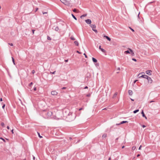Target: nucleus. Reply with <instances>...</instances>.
Returning a JSON list of instances; mask_svg holds the SVG:
<instances>
[{"mask_svg":"<svg viewBox=\"0 0 160 160\" xmlns=\"http://www.w3.org/2000/svg\"><path fill=\"white\" fill-rule=\"evenodd\" d=\"M60 1L66 5H67L69 6H70L71 7L72 6V5L70 6L71 3L70 2L67 0H60Z\"/></svg>","mask_w":160,"mask_h":160,"instance_id":"obj_1","label":"nucleus"},{"mask_svg":"<svg viewBox=\"0 0 160 160\" xmlns=\"http://www.w3.org/2000/svg\"><path fill=\"white\" fill-rule=\"evenodd\" d=\"M147 79L148 80V82L149 83H152V80L151 78L148 77V78H147Z\"/></svg>","mask_w":160,"mask_h":160,"instance_id":"obj_2","label":"nucleus"},{"mask_svg":"<svg viewBox=\"0 0 160 160\" xmlns=\"http://www.w3.org/2000/svg\"><path fill=\"white\" fill-rule=\"evenodd\" d=\"M85 22L88 24H90L91 23V20L90 19H88L87 20H85Z\"/></svg>","mask_w":160,"mask_h":160,"instance_id":"obj_3","label":"nucleus"},{"mask_svg":"<svg viewBox=\"0 0 160 160\" xmlns=\"http://www.w3.org/2000/svg\"><path fill=\"white\" fill-rule=\"evenodd\" d=\"M52 29L56 31H58L59 30V28L58 27H55V26H54L53 27Z\"/></svg>","mask_w":160,"mask_h":160,"instance_id":"obj_4","label":"nucleus"},{"mask_svg":"<svg viewBox=\"0 0 160 160\" xmlns=\"http://www.w3.org/2000/svg\"><path fill=\"white\" fill-rule=\"evenodd\" d=\"M152 72V71L151 70H147V71H146V73L149 75H151L152 74H151V72Z\"/></svg>","mask_w":160,"mask_h":160,"instance_id":"obj_5","label":"nucleus"},{"mask_svg":"<svg viewBox=\"0 0 160 160\" xmlns=\"http://www.w3.org/2000/svg\"><path fill=\"white\" fill-rule=\"evenodd\" d=\"M51 94L53 95H56L58 94V92L55 91H53L51 92Z\"/></svg>","mask_w":160,"mask_h":160,"instance_id":"obj_6","label":"nucleus"},{"mask_svg":"<svg viewBox=\"0 0 160 160\" xmlns=\"http://www.w3.org/2000/svg\"><path fill=\"white\" fill-rule=\"evenodd\" d=\"M148 76L147 75H142V76H140L139 78H147H147H148Z\"/></svg>","mask_w":160,"mask_h":160,"instance_id":"obj_7","label":"nucleus"},{"mask_svg":"<svg viewBox=\"0 0 160 160\" xmlns=\"http://www.w3.org/2000/svg\"><path fill=\"white\" fill-rule=\"evenodd\" d=\"M126 122H128V121H122V122H120V123L116 124V125H120L121 124H123V123H126Z\"/></svg>","mask_w":160,"mask_h":160,"instance_id":"obj_8","label":"nucleus"},{"mask_svg":"<svg viewBox=\"0 0 160 160\" xmlns=\"http://www.w3.org/2000/svg\"><path fill=\"white\" fill-rule=\"evenodd\" d=\"M90 26L92 28V30L94 29V28H96V25H95L91 24Z\"/></svg>","mask_w":160,"mask_h":160,"instance_id":"obj_9","label":"nucleus"},{"mask_svg":"<svg viewBox=\"0 0 160 160\" xmlns=\"http://www.w3.org/2000/svg\"><path fill=\"white\" fill-rule=\"evenodd\" d=\"M99 49H100L102 52H106V51L103 48H101V46H100L99 47Z\"/></svg>","mask_w":160,"mask_h":160,"instance_id":"obj_10","label":"nucleus"},{"mask_svg":"<svg viewBox=\"0 0 160 160\" xmlns=\"http://www.w3.org/2000/svg\"><path fill=\"white\" fill-rule=\"evenodd\" d=\"M104 38H106L109 41H110L111 40V38L109 37H108V36H106V35H104Z\"/></svg>","mask_w":160,"mask_h":160,"instance_id":"obj_11","label":"nucleus"},{"mask_svg":"<svg viewBox=\"0 0 160 160\" xmlns=\"http://www.w3.org/2000/svg\"><path fill=\"white\" fill-rule=\"evenodd\" d=\"M141 113L142 114V117H144L145 119H147V117L145 116L144 113V112H143V110H142V112H141Z\"/></svg>","mask_w":160,"mask_h":160,"instance_id":"obj_12","label":"nucleus"},{"mask_svg":"<svg viewBox=\"0 0 160 160\" xmlns=\"http://www.w3.org/2000/svg\"><path fill=\"white\" fill-rule=\"evenodd\" d=\"M52 112H48L47 114L48 116H51L52 115Z\"/></svg>","mask_w":160,"mask_h":160,"instance_id":"obj_13","label":"nucleus"},{"mask_svg":"<svg viewBox=\"0 0 160 160\" xmlns=\"http://www.w3.org/2000/svg\"><path fill=\"white\" fill-rule=\"evenodd\" d=\"M92 60L94 62H97V60L94 58H92Z\"/></svg>","mask_w":160,"mask_h":160,"instance_id":"obj_14","label":"nucleus"},{"mask_svg":"<svg viewBox=\"0 0 160 160\" xmlns=\"http://www.w3.org/2000/svg\"><path fill=\"white\" fill-rule=\"evenodd\" d=\"M73 11L75 12H78L79 11L78 10L76 9L75 8L73 10Z\"/></svg>","mask_w":160,"mask_h":160,"instance_id":"obj_15","label":"nucleus"},{"mask_svg":"<svg viewBox=\"0 0 160 160\" xmlns=\"http://www.w3.org/2000/svg\"><path fill=\"white\" fill-rule=\"evenodd\" d=\"M134 55V53L133 52L132 50L131 49V56H133Z\"/></svg>","mask_w":160,"mask_h":160,"instance_id":"obj_16","label":"nucleus"},{"mask_svg":"<svg viewBox=\"0 0 160 160\" xmlns=\"http://www.w3.org/2000/svg\"><path fill=\"white\" fill-rule=\"evenodd\" d=\"M74 43H75V44L77 46H78V45H79V44H78V41H75L74 42Z\"/></svg>","mask_w":160,"mask_h":160,"instance_id":"obj_17","label":"nucleus"},{"mask_svg":"<svg viewBox=\"0 0 160 160\" xmlns=\"http://www.w3.org/2000/svg\"><path fill=\"white\" fill-rule=\"evenodd\" d=\"M87 14H84L83 15H82L80 17V18L82 19L83 18V17H85L87 16Z\"/></svg>","mask_w":160,"mask_h":160,"instance_id":"obj_18","label":"nucleus"},{"mask_svg":"<svg viewBox=\"0 0 160 160\" xmlns=\"http://www.w3.org/2000/svg\"><path fill=\"white\" fill-rule=\"evenodd\" d=\"M117 94H118V93L117 92H116L115 93V94H114L113 97V98H114L117 95Z\"/></svg>","mask_w":160,"mask_h":160,"instance_id":"obj_19","label":"nucleus"},{"mask_svg":"<svg viewBox=\"0 0 160 160\" xmlns=\"http://www.w3.org/2000/svg\"><path fill=\"white\" fill-rule=\"evenodd\" d=\"M72 40H75V38H74V37L72 36L70 38Z\"/></svg>","mask_w":160,"mask_h":160,"instance_id":"obj_20","label":"nucleus"},{"mask_svg":"<svg viewBox=\"0 0 160 160\" xmlns=\"http://www.w3.org/2000/svg\"><path fill=\"white\" fill-rule=\"evenodd\" d=\"M124 53L126 54H128V53H130V52H129V51L128 50H127V51H125L124 52Z\"/></svg>","mask_w":160,"mask_h":160,"instance_id":"obj_21","label":"nucleus"},{"mask_svg":"<svg viewBox=\"0 0 160 160\" xmlns=\"http://www.w3.org/2000/svg\"><path fill=\"white\" fill-rule=\"evenodd\" d=\"M72 17L76 20H77V18H76V17L72 14Z\"/></svg>","mask_w":160,"mask_h":160,"instance_id":"obj_22","label":"nucleus"},{"mask_svg":"<svg viewBox=\"0 0 160 160\" xmlns=\"http://www.w3.org/2000/svg\"><path fill=\"white\" fill-rule=\"evenodd\" d=\"M107 136V134H104L102 136V137L103 138H106Z\"/></svg>","mask_w":160,"mask_h":160,"instance_id":"obj_23","label":"nucleus"},{"mask_svg":"<svg viewBox=\"0 0 160 160\" xmlns=\"http://www.w3.org/2000/svg\"><path fill=\"white\" fill-rule=\"evenodd\" d=\"M12 62H13V64L14 65H15V61H14V58L12 57Z\"/></svg>","mask_w":160,"mask_h":160,"instance_id":"obj_24","label":"nucleus"},{"mask_svg":"<svg viewBox=\"0 0 160 160\" xmlns=\"http://www.w3.org/2000/svg\"><path fill=\"white\" fill-rule=\"evenodd\" d=\"M38 137L40 138H42V136H41L40 135V134L39 133H38Z\"/></svg>","mask_w":160,"mask_h":160,"instance_id":"obj_25","label":"nucleus"},{"mask_svg":"<svg viewBox=\"0 0 160 160\" xmlns=\"http://www.w3.org/2000/svg\"><path fill=\"white\" fill-rule=\"evenodd\" d=\"M139 111V110H136L135 111H134V112H133L135 113H136V112H138Z\"/></svg>","mask_w":160,"mask_h":160,"instance_id":"obj_26","label":"nucleus"},{"mask_svg":"<svg viewBox=\"0 0 160 160\" xmlns=\"http://www.w3.org/2000/svg\"><path fill=\"white\" fill-rule=\"evenodd\" d=\"M47 39L48 40H51V38L49 36H47Z\"/></svg>","mask_w":160,"mask_h":160,"instance_id":"obj_27","label":"nucleus"},{"mask_svg":"<svg viewBox=\"0 0 160 160\" xmlns=\"http://www.w3.org/2000/svg\"><path fill=\"white\" fill-rule=\"evenodd\" d=\"M136 148V147L135 146H133L132 148V150H134Z\"/></svg>","mask_w":160,"mask_h":160,"instance_id":"obj_28","label":"nucleus"},{"mask_svg":"<svg viewBox=\"0 0 160 160\" xmlns=\"http://www.w3.org/2000/svg\"><path fill=\"white\" fill-rule=\"evenodd\" d=\"M1 125L2 126V127H3L4 125V124L3 122H2L1 123Z\"/></svg>","mask_w":160,"mask_h":160,"instance_id":"obj_29","label":"nucleus"},{"mask_svg":"<svg viewBox=\"0 0 160 160\" xmlns=\"http://www.w3.org/2000/svg\"><path fill=\"white\" fill-rule=\"evenodd\" d=\"M55 72H56V71H55L53 72H50V73L51 74H54L55 73Z\"/></svg>","mask_w":160,"mask_h":160,"instance_id":"obj_30","label":"nucleus"},{"mask_svg":"<svg viewBox=\"0 0 160 160\" xmlns=\"http://www.w3.org/2000/svg\"><path fill=\"white\" fill-rule=\"evenodd\" d=\"M8 44L10 45L11 46H13V44L12 43H8Z\"/></svg>","mask_w":160,"mask_h":160,"instance_id":"obj_31","label":"nucleus"},{"mask_svg":"<svg viewBox=\"0 0 160 160\" xmlns=\"http://www.w3.org/2000/svg\"><path fill=\"white\" fill-rule=\"evenodd\" d=\"M94 32H95L96 33H97L98 32V31L96 29H93V30Z\"/></svg>","mask_w":160,"mask_h":160,"instance_id":"obj_32","label":"nucleus"},{"mask_svg":"<svg viewBox=\"0 0 160 160\" xmlns=\"http://www.w3.org/2000/svg\"><path fill=\"white\" fill-rule=\"evenodd\" d=\"M0 139L3 140L4 141V142H5V140L3 138H0Z\"/></svg>","mask_w":160,"mask_h":160,"instance_id":"obj_33","label":"nucleus"},{"mask_svg":"<svg viewBox=\"0 0 160 160\" xmlns=\"http://www.w3.org/2000/svg\"><path fill=\"white\" fill-rule=\"evenodd\" d=\"M5 104H4L2 106V108L4 109V108L5 107Z\"/></svg>","mask_w":160,"mask_h":160,"instance_id":"obj_34","label":"nucleus"},{"mask_svg":"<svg viewBox=\"0 0 160 160\" xmlns=\"http://www.w3.org/2000/svg\"><path fill=\"white\" fill-rule=\"evenodd\" d=\"M83 55L85 56V57L86 58H88V57H87V55H86V54L85 53H84L83 54Z\"/></svg>","mask_w":160,"mask_h":160,"instance_id":"obj_35","label":"nucleus"},{"mask_svg":"<svg viewBox=\"0 0 160 160\" xmlns=\"http://www.w3.org/2000/svg\"><path fill=\"white\" fill-rule=\"evenodd\" d=\"M33 84V83L32 82H31L29 84V86L30 87Z\"/></svg>","mask_w":160,"mask_h":160,"instance_id":"obj_36","label":"nucleus"},{"mask_svg":"<svg viewBox=\"0 0 160 160\" xmlns=\"http://www.w3.org/2000/svg\"><path fill=\"white\" fill-rule=\"evenodd\" d=\"M142 73H144L143 72H141V73H140L138 75V76H140V75L142 74Z\"/></svg>","mask_w":160,"mask_h":160,"instance_id":"obj_37","label":"nucleus"},{"mask_svg":"<svg viewBox=\"0 0 160 160\" xmlns=\"http://www.w3.org/2000/svg\"><path fill=\"white\" fill-rule=\"evenodd\" d=\"M35 72V71L34 70H32V74H34Z\"/></svg>","mask_w":160,"mask_h":160,"instance_id":"obj_38","label":"nucleus"},{"mask_svg":"<svg viewBox=\"0 0 160 160\" xmlns=\"http://www.w3.org/2000/svg\"><path fill=\"white\" fill-rule=\"evenodd\" d=\"M132 60L134 61L135 62H136L137 61V60L136 59H134V58H132Z\"/></svg>","mask_w":160,"mask_h":160,"instance_id":"obj_39","label":"nucleus"},{"mask_svg":"<svg viewBox=\"0 0 160 160\" xmlns=\"http://www.w3.org/2000/svg\"><path fill=\"white\" fill-rule=\"evenodd\" d=\"M141 147H142V146L140 145V146L139 147V148L138 149L141 150Z\"/></svg>","mask_w":160,"mask_h":160,"instance_id":"obj_40","label":"nucleus"},{"mask_svg":"<svg viewBox=\"0 0 160 160\" xmlns=\"http://www.w3.org/2000/svg\"><path fill=\"white\" fill-rule=\"evenodd\" d=\"M76 52H77V53H79V54H80V53H81L79 51H77Z\"/></svg>","mask_w":160,"mask_h":160,"instance_id":"obj_41","label":"nucleus"},{"mask_svg":"<svg viewBox=\"0 0 160 160\" xmlns=\"http://www.w3.org/2000/svg\"><path fill=\"white\" fill-rule=\"evenodd\" d=\"M36 90H37L36 88V87H34V91H36Z\"/></svg>","mask_w":160,"mask_h":160,"instance_id":"obj_42","label":"nucleus"},{"mask_svg":"<svg viewBox=\"0 0 160 160\" xmlns=\"http://www.w3.org/2000/svg\"><path fill=\"white\" fill-rule=\"evenodd\" d=\"M90 94H88V95H87V97H89L90 96Z\"/></svg>","mask_w":160,"mask_h":160,"instance_id":"obj_43","label":"nucleus"},{"mask_svg":"<svg viewBox=\"0 0 160 160\" xmlns=\"http://www.w3.org/2000/svg\"><path fill=\"white\" fill-rule=\"evenodd\" d=\"M42 13L43 14H47L48 13V12H43Z\"/></svg>","mask_w":160,"mask_h":160,"instance_id":"obj_44","label":"nucleus"},{"mask_svg":"<svg viewBox=\"0 0 160 160\" xmlns=\"http://www.w3.org/2000/svg\"><path fill=\"white\" fill-rule=\"evenodd\" d=\"M35 31V30H32V33L33 34L34 33V32Z\"/></svg>","mask_w":160,"mask_h":160,"instance_id":"obj_45","label":"nucleus"},{"mask_svg":"<svg viewBox=\"0 0 160 160\" xmlns=\"http://www.w3.org/2000/svg\"><path fill=\"white\" fill-rule=\"evenodd\" d=\"M142 127L143 128H145L146 127V126L144 125H143L142 126Z\"/></svg>","mask_w":160,"mask_h":160,"instance_id":"obj_46","label":"nucleus"},{"mask_svg":"<svg viewBox=\"0 0 160 160\" xmlns=\"http://www.w3.org/2000/svg\"><path fill=\"white\" fill-rule=\"evenodd\" d=\"M88 88V87L87 86H86V87L84 88V89H87V88Z\"/></svg>","mask_w":160,"mask_h":160,"instance_id":"obj_47","label":"nucleus"},{"mask_svg":"<svg viewBox=\"0 0 160 160\" xmlns=\"http://www.w3.org/2000/svg\"><path fill=\"white\" fill-rule=\"evenodd\" d=\"M131 30L133 32H134V30L133 29H132L131 28Z\"/></svg>","mask_w":160,"mask_h":160,"instance_id":"obj_48","label":"nucleus"},{"mask_svg":"<svg viewBox=\"0 0 160 160\" xmlns=\"http://www.w3.org/2000/svg\"><path fill=\"white\" fill-rule=\"evenodd\" d=\"M66 87H64L62 88V89H66Z\"/></svg>","mask_w":160,"mask_h":160,"instance_id":"obj_49","label":"nucleus"},{"mask_svg":"<svg viewBox=\"0 0 160 160\" xmlns=\"http://www.w3.org/2000/svg\"><path fill=\"white\" fill-rule=\"evenodd\" d=\"M128 92V94H129L130 95V90H129Z\"/></svg>","mask_w":160,"mask_h":160,"instance_id":"obj_50","label":"nucleus"},{"mask_svg":"<svg viewBox=\"0 0 160 160\" xmlns=\"http://www.w3.org/2000/svg\"><path fill=\"white\" fill-rule=\"evenodd\" d=\"M11 132H12V133H13V129H12L11 130Z\"/></svg>","mask_w":160,"mask_h":160,"instance_id":"obj_51","label":"nucleus"},{"mask_svg":"<svg viewBox=\"0 0 160 160\" xmlns=\"http://www.w3.org/2000/svg\"><path fill=\"white\" fill-rule=\"evenodd\" d=\"M2 101V98H0V101L1 102V101Z\"/></svg>","mask_w":160,"mask_h":160,"instance_id":"obj_52","label":"nucleus"},{"mask_svg":"<svg viewBox=\"0 0 160 160\" xmlns=\"http://www.w3.org/2000/svg\"><path fill=\"white\" fill-rule=\"evenodd\" d=\"M7 128L8 129H9V127L8 126L7 127Z\"/></svg>","mask_w":160,"mask_h":160,"instance_id":"obj_53","label":"nucleus"},{"mask_svg":"<svg viewBox=\"0 0 160 160\" xmlns=\"http://www.w3.org/2000/svg\"><path fill=\"white\" fill-rule=\"evenodd\" d=\"M120 70V68H118L117 70Z\"/></svg>","mask_w":160,"mask_h":160,"instance_id":"obj_54","label":"nucleus"},{"mask_svg":"<svg viewBox=\"0 0 160 160\" xmlns=\"http://www.w3.org/2000/svg\"><path fill=\"white\" fill-rule=\"evenodd\" d=\"M82 108H80V109H79V111H80V110H82Z\"/></svg>","mask_w":160,"mask_h":160,"instance_id":"obj_55","label":"nucleus"},{"mask_svg":"<svg viewBox=\"0 0 160 160\" xmlns=\"http://www.w3.org/2000/svg\"><path fill=\"white\" fill-rule=\"evenodd\" d=\"M38 8H36V11H35V12H36V11H37L38 10Z\"/></svg>","mask_w":160,"mask_h":160,"instance_id":"obj_56","label":"nucleus"},{"mask_svg":"<svg viewBox=\"0 0 160 160\" xmlns=\"http://www.w3.org/2000/svg\"><path fill=\"white\" fill-rule=\"evenodd\" d=\"M68 60H65V61L66 62H68Z\"/></svg>","mask_w":160,"mask_h":160,"instance_id":"obj_57","label":"nucleus"},{"mask_svg":"<svg viewBox=\"0 0 160 160\" xmlns=\"http://www.w3.org/2000/svg\"><path fill=\"white\" fill-rule=\"evenodd\" d=\"M111 160V157L109 158H108V160Z\"/></svg>","mask_w":160,"mask_h":160,"instance_id":"obj_58","label":"nucleus"},{"mask_svg":"<svg viewBox=\"0 0 160 160\" xmlns=\"http://www.w3.org/2000/svg\"><path fill=\"white\" fill-rule=\"evenodd\" d=\"M107 109L106 108H105L104 109H102V110H106Z\"/></svg>","mask_w":160,"mask_h":160,"instance_id":"obj_59","label":"nucleus"},{"mask_svg":"<svg viewBox=\"0 0 160 160\" xmlns=\"http://www.w3.org/2000/svg\"><path fill=\"white\" fill-rule=\"evenodd\" d=\"M56 116H54L53 117V118H54V119H56Z\"/></svg>","mask_w":160,"mask_h":160,"instance_id":"obj_60","label":"nucleus"},{"mask_svg":"<svg viewBox=\"0 0 160 160\" xmlns=\"http://www.w3.org/2000/svg\"><path fill=\"white\" fill-rule=\"evenodd\" d=\"M33 159L34 160L35 159V157L34 156H33Z\"/></svg>","mask_w":160,"mask_h":160,"instance_id":"obj_61","label":"nucleus"},{"mask_svg":"<svg viewBox=\"0 0 160 160\" xmlns=\"http://www.w3.org/2000/svg\"><path fill=\"white\" fill-rule=\"evenodd\" d=\"M140 156V154H138L137 156V157H138L139 156Z\"/></svg>","mask_w":160,"mask_h":160,"instance_id":"obj_62","label":"nucleus"},{"mask_svg":"<svg viewBox=\"0 0 160 160\" xmlns=\"http://www.w3.org/2000/svg\"><path fill=\"white\" fill-rule=\"evenodd\" d=\"M137 81V80H135V81H134V83H135Z\"/></svg>","mask_w":160,"mask_h":160,"instance_id":"obj_63","label":"nucleus"},{"mask_svg":"<svg viewBox=\"0 0 160 160\" xmlns=\"http://www.w3.org/2000/svg\"><path fill=\"white\" fill-rule=\"evenodd\" d=\"M124 147H125L124 146H123L122 147V148H124Z\"/></svg>","mask_w":160,"mask_h":160,"instance_id":"obj_64","label":"nucleus"}]
</instances>
